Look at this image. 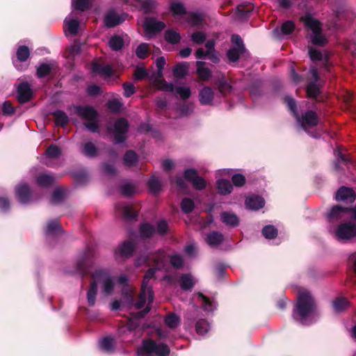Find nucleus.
I'll return each mask as SVG.
<instances>
[{
  "instance_id": "nucleus-57",
  "label": "nucleus",
  "mask_w": 356,
  "mask_h": 356,
  "mask_svg": "<svg viewBox=\"0 0 356 356\" xmlns=\"http://www.w3.org/2000/svg\"><path fill=\"white\" fill-rule=\"evenodd\" d=\"M60 154V149L55 145H50L46 150V155L49 158H58Z\"/></svg>"
},
{
  "instance_id": "nucleus-52",
  "label": "nucleus",
  "mask_w": 356,
  "mask_h": 356,
  "mask_svg": "<svg viewBox=\"0 0 356 356\" xmlns=\"http://www.w3.org/2000/svg\"><path fill=\"white\" fill-rule=\"evenodd\" d=\"M262 234L266 238L273 239L277 235V229L273 225H266L262 229Z\"/></svg>"
},
{
  "instance_id": "nucleus-16",
  "label": "nucleus",
  "mask_w": 356,
  "mask_h": 356,
  "mask_svg": "<svg viewBox=\"0 0 356 356\" xmlns=\"http://www.w3.org/2000/svg\"><path fill=\"white\" fill-rule=\"evenodd\" d=\"M143 24L148 37H150L152 34L160 32L165 27L163 22L158 21L154 17H146Z\"/></svg>"
},
{
  "instance_id": "nucleus-36",
  "label": "nucleus",
  "mask_w": 356,
  "mask_h": 356,
  "mask_svg": "<svg viewBox=\"0 0 356 356\" xmlns=\"http://www.w3.org/2000/svg\"><path fill=\"white\" fill-rule=\"evenodd\" d=\"M61 232V227L60 226L58 220H52L47 222L44 232L47 236L54 235Z\"/></svg>"
},
{
  "instance_id": "nucleus-59",
  "label": "nucleus",
  "mask_w": 356,
  "mask_h": 356,
  "mask_svg": "<svg viewBox=\"0 0 356 356\" xmlns=\"http://www.w3.org/2000/svg\"><path fill=\"white\" fill-rule=\"evenodd\" d=\"M309 55L312 60H321L323 59L322 52L314 47H309Z\"/></svg>"
},
{
  "instance_id": "nucleus-14",
  "label": "nucleus",
  "mask_w": 356,
  "mask_h": 356,
  "mask_svg": "<svg viewBox=\"0 0 356 356\" xmlns=\"http://www.w3.org/2000/svg\"><path fill=\"white\" fill-rule=\"evenodd\" d=\"M126 3L136 9L143 10L145 13L152 12L157 5L155 0H127Z\"/></svg>"
},
{
  "instance_id": "nucleus-18",
  "label": "nucleus",
  "mask_w": 356,
  "mask_h": 356,
  "mask_svg": "<svg viewBox=\"0 0 356 356\" xmlns=\"http://www.w3.org/2000/svg\"><path fill=\"white\" fill-rule=\"evenodd\" d=\"M115 211L126 219H132L136 217L137 213L131 204L119 202L115 206Z\"/></svg>"
},
{
  "instance_id": "nucleus-22",
  "label": "nucleus",
  "mask_w": 356,
  "mask_h": 356,
  "mask_svg": "<svg viewBox=\"0 0 356 356\" xmlns=\"http://www.w3.org/2000/svg\"><path fill=\"white\" fill-rule=\"evenodd\" d=\"M265 204L264 199L257 195H251L245 199V206L251 210H258L264 207Z\"/></svg>"
},
{
  "instance_id": "nucleus-40",
  "label": "nucleus",
  "mask_w": 356,
  "mask_h": 356,
  "mask_svg": "<svg viewBox=\"0 0 356 356\" xmlns=\"http://www.w3.org/2000/svg\"><path fill=\"white\" fill-rule=\"evenodd\" d=\"M170 10L175 16H181L184 18L186 17V13L184 5L179 1H173L170 5Z\"/></svg>"
},
{
  "instance_id": "nucleus-56",
  "label": "nucleus",
  "mask_w": 356,
  "mask_h": 356,
  "mask_svg": "<svg viewBox=\"0 0 356 356\" xmlns=\"http://www.w3.org/2000/svg\"><path fill=\"white\" fill-rule=\"evenodd\" d=\"M195 204L192 200L189 198H184L181 202V208L183 212L190 213L194 209Z\"/></svg>"
},
{
  "instance_id": "nucleus-30",
  "label": "nucleus",
  "mask_w": 356,
  "mask_h": 356,
  "mask_svg": "<svg viewBox=\"0 0 356 356\" xmlns=\"http://www.w3.org/2000/svg\"><path fill=\"white\" fill-rule=\"evenodd\" d=\"M224 239V236L218 232H211L207 236V242L211 247H216L220 245Z\"/></svg>"
},
{
  "instance_id": "nucleus-35",
  "label": "nucleus",
  "mask_w": 356,
  "mask_h": 356,
  "mask_svg": "<svg viewBox=\"0 0 356 356\" xmlns=\"http://www.w3.org/2000/svg\"><path fill=\"white\" fill-rule=\"evenodd\" d=\"M197 73L202 80H207L211 76V72L208 68L204 67V63L202 61L196 62Z\"/></svg>"
},
{
  "instance_id": "nucleus-3",
  "label": "nucleus",
  "mask_w": 356,
  "mask_h": 356,
  "mask_svg": "<svg viewBox=\"0 0 356 356\" xmlns=\"http://www.w3.org/2000/svg\"><path fill=\"white\" fill-rule=\"evenodd\" d=\"M308 31V39L312 44L324 46L327 40L323 33L321 23L311 15L307 14L300 18Z\"/></svg>"
},
{
  "instance_id": "nucleus-20",
  "label": "nucleus",
  "mask_w": 356,
  "mask_h": 356,
  "mask_svg": "<svg viewBox=\"0 0 356 356\" xmlns=\"http://www.w3.org/2000/svg\"><path fill=\"white\" fill-rule=\"evenodd\" d=\"M57 69L58 65L54 60L42 63L37 68V76L39 78L44 77L50 74L55 73Z\"/></svg>"
},
{
  "instance_id": "nucleus-61",
  "label": "nucleus",
  "mask_w": 356,
  "mask_h": 356,
  "mask_svg": "<svg viewBox=\"0 0 356 356\" xmlns=\"http://www.w3.org/2000/svg\"><path fill=\"white\" fill-rule=\"evenodd\" d=\"M158 89L163 91L173 92L174 85L172 83H168L164 80H161L157 83Z\"/></svg>"
},
{
  "instance_id": "nucleus-12",
  "label": "nucleus",
  "mask_w": 356,
  "mask_h": 356,
  "mask_svg": "<svg viewBox=\"0 0 356 356\" xmlns=\"http://www.w3.org/2000/svg\"><path fill=\"white\" fill-rule=\"evenodd\" d=\"M128 128L129 123L126 119L120 118L115 122L113 134L115 143L120 144L124 142L125 134L128 131Z\"/></svg>"
},
{
  "instance_id": "nucleus-7",
  "label": "nucleus",
  "mask_w": 356,
  "mask_h": 356,
  "mask_svg": "<svg viewBox=\"0 0 356 356\" xmlns=\"http://www.w3.org/2000/svg\"><path fill=\"white\" fill-rule=\"evenodd\" d=\"M75 113L80 118L86 120L84 123L86 127L92 133L98 131L99 125L97 122V113L90 106H74Z\"/></svg>"
},
{
  "instance_id": "nucleus-15",
  "label": "nucleus",
  "mask_w": 356,
  "mask_h": 356,
  "mask_svg": "<svg viewBox=\"0 0 356 356\" xmlns=\"http://www.w3.org/2000/svg\"><path fill=\"white\" fill-rule=\"evenodd\" d=\"M184 178L190 181L196 190H202L206 187V182L203 178L197 175L194 169H187L184 172Z\"/></svg>"
},
{
  "instance_id": "nucleus-33",
  "label": "nucleus",
  "mask_w": 356,
  "mask_h": 356,
  "mask_svg": "<svg viewBox=\"0 0 356 356\" xmlns=\"http://www.w3.org/2000/svg\"><path fill=\"white\" fill-rule=\"evenodd\" d=\"M348 300L343 297H338L332 301V307L336 312H341L348 308Z\"/></svg>"
},
{
  "instance_id": "nucleus-25",
  "label": "nucleus",
  "mask_w": 356,
  "mask_h": 356,
  "mask_svg": "<svg viewBox=\"0 0 356 356\" xmlns=\"http://www.w3.org/2000/svg\"><path fill=\"white\" fill-rule=\"evenodd\" d=\"M221 221L228 227H235L239 224L238 217L231 211H223L220 213Z\"/></svg>"
},
{
  "instance_id": "nucleus-10",
  "label": "nucleus",
  "mask_w": 356,
  "mask_h": 356,
  "mask_svg": "<svg viewBox=\"0 0 356 356\" xmlns=\"http://www.w3.org/2000/svg\"><path fill=\"white\" fill-rule=\"evenodd\" d=\"M79 13L78 11L72 10L64 20V28L65 34H70L75 35L78 33L80 20Z\"/></svg>"
},
{
  "instance_id": "nucleus-37",
  "label": "nucleus",
  "mask_w": 356,
  "mask_h": 356,
  "mask_svg": "<svg viewBox=\"0 0 356 356\" xmlns=\"http://www.w3.org/2000/svg\"><path fill=\"white\" fill-rule=\"evenodd\" d=\"M210 328L209 323L205 319H199L195 323V330L199 335L204 336Z\"/></svg>"
},
{
  "instance_id": "nucleus-1",
  "label": "nucleus",
  "mask_w": 356,
  "mask_h": 356,
  "mask_svg": "<svg viewBox=\"0 0 356 356\" xmlns=\"http://www.w3.org/2000/svg\"><path fill=\"white\" fill-rule=\"evenodd\" d=\"M149 261H152L156 267L155 268L149 269L144 276L139 299L135 303V307L136 309H141L146 304L147 305L144 310L138 312L136 314V317L139 318H144L151 310V305L154 300V292L149 283V281L154 278L156 270L164 268L165 264L168 261V257L163 250H159L152 256L142 255L139 257L136 260V264L137 266H141Z\"/></svg>"
},
{
  "instance_id": "nucleus-29",
  "label": "nucleus",
  "mask_w": 356,
  "mask_h": 356,
  "mask_svg": "<svg viewBox=\"0 0 356 356\" xmlns=\"http://www.w3.org/2000/svg\"><path fill=\"white\" fill-rule=\"evenodd\" d=\"M216 187L218 193L222 195L230 194L233 190V186L231 182L223 179L217 181Z\"/></svg>"
},
{
  "instance_id": "nucleus-9",
  "label": "nucleus",
  "mask_w": 356,
  "mask_h": 356,
  "mask_svg": "<svg viewBox=\"0 0 356 356\" xmlns=\"http://www.w3.org/2000/svg\"><path fill=\"white\" fill-rule=\"evenodd\" d=\"M352 209L339 206L333 207L327 214V218L330 223L343 222L350 219V213Z\"/></svg>"
},
{
  "instance_id": "nucleus-8",
  "label": "nucleus",
  "mask_w": 356,
  "mask_h": 356,
  "mask_svg": "<svg viewBox=\"0 0 356 356\" xmlns=\"http://www.w3.org/2000/svg\"><path fill=\"white\" fill-rule=\"evenodd\" d=\"M329 232L340 241H348L356 236V226L350 222L340 224L337 228L330 226Z\"/></svg>"
},
{
  "instance_id": "nucleus-11",
  "label": "nucleus",
  "mask_w": 356,
  "mask_h": 356,
  "mask_svg": "<svg viewBox=\"0 0 356 356\" xmlns=\"http://www.w3.org/2000/svg\"><path fill=\"white\" fill-rule=\"evenodd\" d=\"M199 102L203 106H213L215 102L220 103L218 99V95H215L213 90L209 86H205L199 91Z\"/></svg>"
},
{
  "instance_id": "nucleus-38",
  "label": "nucleus",
  "mask_w": 356,
  "mask_h": 356,
  "mask_svg": "<svg viewBox=\"0 0 356 356\" xmlns=\"http://www.w3.org/2000/svg\"><path fill=\"white\" fill-rule=\"evenodd\" d=\"M99 344L101 350L106 353H111L114 349V340L111 337H104L99 341Z\"/></svg>"
},
{
  "instance_id": "nucleus-51",
  "label": "nucleus",
  "mask_w": 356,
  "mask_h": 356,
  "mask_svg": "<svg viewBox=\"0 0 356 356\" xmlns=\"http://www.w3.org/2000/svg\"><path fill=\"white\" fill-rule=\"evenodd\" d=\"M206 38V33L201 31H195L191 35V41L196 44H203L205 42Z\"/></svg>"
},
{
  "instance_id": "nucleus-64",
  "label": "nucleus",
  "mask_w": 356,
  "mask_h": 356,
  "mask_svg": "<svg viewBox=\"0 0 356 356\" xmlns=\"http://www.w3.org/2000/svg\"><path fill=\"white\" fill-rule=\"evenodd\" d=\"M63 197L64 193L63 190L60 188H56L54 190L52 194L51 202L54 204L59 203L63 200Z\"/></svg>"
},
{
  "instance_id": "nucleus-53",
  "label": "nucleus",
  "mask_w": 356,
  "mask_h": 356,
  "mask_svg": "<svg viewBox=\"0 0 356 356\" xmlns=\"http://www.w3.org/2000/svg\"><path fill=\"white\" fill-rule=\"evenodd\" d=\"M176 93L181 99L185 100L188 99L191 95V88L188 86H181L176 88Z\"/></svg>"
},
{
  "instance_id": "nucleus-44",
  "label": "nucleus",
  "mask_w": 356,
  "mask_h": 356,
  "mask_svg": "<svg viewBox=\"0 0 356 356\" xmlns=\"http://www.w3.org/2000/svg\"><path fill=\"white\" fill-rule=\"evenodd\" d=\"M55 118V123L57 126L64 127L69 121L67 115L63 111L57 110L53 113Z\"/></svg>"
},
{
  "instance_id": "nucleus-43",
  "label": "nucleus",
  "mask_w": 356,
  "mask_h": 356,
  "mask_svg": "<svg viewBox=\"0 0 356 356\" xmlns=\"http://www.w3.org/2000/svg\"><path fill=\"white\" fill-rule=\"evenodd\" d=\"M188 65L187 63H180L173 68V75L177 78H184L188 73Z\"/></svg>"
},
{
  "instance_id": "nucleus-49",
  "label": "nucleus",
  "mask_w": 356,
  "mask_h": 356,
  "mask_svg": "<svg viewBox=\"0 0 356 356\" xmlns=\"http://www.w3.org/2000/svg\"><path fill=\"white\" fill-rule=\"evenodd\" d=\"M135 191L136 186L132 182H125L120 186V193L124 196H131Z\"/></svg>"
},
{
  "instance_id": "nucleus-39",
  "label": "nucleus",
  "mask_w": 356,
  "mask_h": 356,
  "mask_svg": "<svg viewBox=\"0 0 356 356\" xmlns=\"http://www.w3.org/2000/svg\"><path fill=\"white\" fill-rule=\"evenodd\" d=\"M91 6L90 0H72V6L75 11L83 12L88 9Z\"/></svg>"
},
{
  "instance_id": "nucleus-2",
  "label": "nucleus",
  "mask_w": 356,
  "mask_h": 356,
  "mask_svg": "<svg viewBox=\"0 0 356 356\" xmlns=\"http://www.w3.org/2000/svg\"><path fill=\"white\" fill-rule=\"evenodd\" d=\"M318 316L316 302L307 290L298 292L297 302L293 311V318L298 323L307 325L316 321Z\"/></svg>"
},
{
  "instance_id": "nucleus-54",
  "label": "nucleus",
  "mask_w": 356,
  "mask_h": 356,
  "mask_svg": "<svg viewBox=\"0 0 356 356\" xmlns=\"http://www.w3.org/2000/svg\"><path fill=\"white\" fill-rule=\"evenodd\" d=\"M245 50L243 48L232 47L227 51V57L229 60L235 62L239 58V56L244 53Z\"/></svg>"
},
{
  "instance_id": "nucleus-13",
  "label": "nucleus",
  "mask_w": 356,
  "mask_h": 356,
  "mask_svg": "<svg viewBox=\"0 0 356 356\" xmlns=\"http://www.w3.org/2000/svg\"><path fill=\"white\" fill-rule=\"evenodd\" d=\"M309 76L310 82L307 86V94L309 97H316L319 92V87L317 84L318 79V74L317 70L315 67H312L307 72Z\"/></svg>"
},
{
  "instance_id": "nucleus-34",
  "label": "nucleus",
  "mask_w": 356,
  "mask_h": 356,
  "mask_svg": "<svg viewBox=\"0 0 356 356\" xmlns=\"http://www.w3.org/2000/svg\"><path fill=\"white\" fill-rule=\"evenodd\" d=\"M98 149L95 145L90 142H86L81 148V152L88 157L93 158L97 155Z\"/></svg>"
},
{
  "instance_id": "nucleus-28",
  "label": "nucleus",
  "mask_w": 356,
  "mask_h": 356,
  "mask_svg": "<svg viewBox=\"0 0 356 356\" xmlns=\"http://www.w3.org/2000/svg\"><path fill=\"white\" fill-rule=\"evenodd\" d=\"M180 286L183 290H191L196 283L195 279L191 274H184L179 279Z\"/></svg>"
},
{
  "instance_id": "nucleus-50",
  "label": "nucleus",
  "mask_w": 356,
  "mask_h": 356,
  "mask_svg": "<svg viewBox=\"0 0 356 356\" xmlns=\"http://www.w3.org/2000/svg\"><path fill=\"white\" fill-rule=\"evenodd\" d=\"M17 58L19 62L26 61L30 56V51L26 46H19L17 50Z\"/></svg>"
},
{
  "instance_id": "nucleus-46",
  "label": "nucleus",
  "mask_w": 356,
  "mask_h": 356,
  "mask_svg": "<svg viewBox=\"0 0 356 356\" xmlns=\"http://www.w3.org/2000/svg\"><path fill=\"white\" fill-rule=\"evenodd\" d=\"M139 230L140 234L143 238H149L156 232L154 227L149 223L142 224Z\"/></svg>"
},
{
  "instance_id": "nucleus-19",
  "label": "nucleus",
  "mask_w": 356,
  "mask_h": 356,
  "mask_svg": "<svg viewBox=\"0 0 356 356\" xmlns=\"http://www.w3.org/2000/svg\"><path fill=\"white\" fill-rule=\"evenodd\" d=\"M126 17V14L118 15L114 10H110L104 17V24L107 27H114L124 22Z\"/></svg>"
},
{
  "instance_id": "nucleus-5",
  "label": "nucleus",
  "mask_w": 356,
  "mask_h": 356,
  "mask_svg": "<svg viewBox=\"0 0 356 356\" xmlns=\"http://www.w3.org/2000/svg\"><path fill=\"white\" fill-rule=\"evenodd\" d=\"M170 348L163 343H156L153 340H144L137 350L138 356H168Z\"/></svg>"
},
{
  "instance_id": "nucleus-63",
  "label": "nucleus",
  "mask_w": 356,
  "mask_h": 356,
  "mask_svg": "<svg viewBox=\"0 0 356 356\" xmlns=\"http://www.w3.org/2000/svg\"><path fill=\"white\" fill-rule=\"evenodd\" d=\"M15 109L12 106L10 101H6L3 102L2 106V112L3 115L11 116L15 113Z\"/></svg>"
},
{
  "instance_id": "nucleus-48",
  "label": "nucleus",
  "mask_w": 356,
  "mask_h": 356,
  "mask_svg": "<svg viewBox=\"0 0 356 356\" xmlns=\"http://www.w3.org/2000/svg\"><path fill=\"white\" fill-rule=\"evenodd\" d=\"M109 47L114 51H119L120 50L123 45H124V41L123 39L119 36V35H114L113 36L109 42Z\"/></svg>"
},
{
  "instance_id": "nucleus-32",
  "label": "nucleus",
  "mask_w": 356,
  "mask_h": 356,
  "mask_svg": "<svg viewBox=\"0 0 356 356\" xmlns=\"http://www.w3.org/2000/svg\"><path fill=\"white\" fill-rule=\"evenodd\" d=\"M180 318L175 313L168 314L164 318L165 325L170 329H175L180 325Z\"/></svg>"
},
{
  "instance_id": "nucleus-55",
  "label": "nucleus",
  "mask_w": 356,
  "mask_h": 356,
  "mask_svg": "<svg viewBox=\"0 0 356 356\" xmlns=\"http://www.w3.org/2000/svg\"><path fill=\"white\" fill-rule=\"evenodd\" d=\"M165 38L168 42L176 44L180 40V35L175 31L168 30L165 33Z\"/></svg>"
},
{
  "instance_id": "nucleus-62",
  "label": "nucleus",
  "mask_w": 356,
  "mask_h": 356,
  "mask_svg": "<svg viewBox=\"0 0 356 356\" xmlns=\"http://www.w3.org/2000/svg\"><path fill=\"white\" fill-rule=\"evenodd\" d=\"M107 105L108 109L113 112L119 111L122 106V104L121 103V102L115 99L109 100L108 102Z\"/></svg>"
},
{
  "instance_id": "nucleus-31",
  "label": "nucleus",
  "mask_w": 356,
  "mask_h": 356,
  "mask_svg": "<svg viewBox=\"0 0 356 356\" xmlns=\"http://www.w3.org/2000/svg\"><path fill=\"white\" fill-rule=\"evenodd\" d=\"M55 181V177L52 174L44 173L37 178V183L42 187H49L53 185Z\"/></svg>"
},
{
  "instance_id": "nucleus-26",
  "label": "nucleus",
  "mask_w": 356,
  "mask_h": 356,
  "mask_svg": "<svg viewBox=\"0 0 356 356\" xmlns=\"http://www.w3.org/2000/svg\"><path fill=\"white\" fill-rule=\"evenodd\" d=\"M134 243L133 241H127L123 242L116 250L115 253L122 257H129L132 254L134 250Z\"/></svg>"
},
{
  "instance_id": "nucleus-4",
  "label": "nucleus",
  "mask_w": 356,
  "mask_h": 356,
  "mask_svg": "<svg viewBox=\"0 0 356 356\" xmlns=\"http://www.w3.org/2000/svg\"><path fill=\"white\" fill-rule=\"evenodd\" d=\"M285 101L289 108L296 118L298 123L305 131H307L308 129L317 125L318 122V118L315 112L308 111L300 116L297 111L296 103L294 99L291 97H286L285 98Z\"/></svg>"
},
{
  "instance_id": "nucleus-41",
  "label": "nucleus",
  "mask_w": 356,
  "mask_h": 356,
  "mask_svg": "<svg viewBox=\"0 0 356 356\" xmlns=\"http://www.w3.org/2000/svg\"><path fill=\"white\" fill-rule=\"evenodd\" d=\"M97 293V284L92 282L87 293V300L89 306L92 307L95 304Z\"/></svg>"
},
{
  "instance_id": "nucleus-27",
  "label": "nucleus",
  "mask_w": 356,
  "mask_h": 356,
  "mask_svg": "<svg viewBox=\"0 0 356 356\" xmlns=\"http://www.w3.org/2000/svg\"><path fill=\"white\" fill-rule=\"evenodd\" d=\"M91 70L92 72L104 77H109L113 74V69L108 65H102L97 63H94L92 65Z\"/></svg>"
},
{
  "instance_id": "nucleus-17",
  "label": "nucleus",
  "mask_w": 356,
  "mask_h": 356,
  "mask_svg": "<svg viewBox=\"0 0 356 356\" xmlns=\"http://www.w3.org/2000/svg\"><path fill=\"white\" fill-rule=\"evenodd\" d=\"M15 193L18 201L22 204H29L32 202L30 188L26 183H20L15 188Z\"/></svg>"
},
{
  "instance_id": "nucleus-23",
  "label": "nucleus",
  "mask_w": 356,
  "mask_h": 356,
  "mask_svg": "<svg viewBox=\"0 0 356 356\" xmlns=\"http://www.w3.org/2000/svg\"><path fill=\"white\" fill-rule=\"evenodd\" d=\"M335 198L337 201L353 202L355 200L354 191L350 188L342 186L337 191Z\"/></svg>"
},
{
  "instance_id": "nucleus-21",
  "label": "nucleus",
  "mask_w": 356,
  "mask_h": 356,
  "mask_svg": "<svg viewBox=\"0 0 356 356\" xmlns=\"http://www.w3.org/2000/svg\"><path fill=\"white\" fill-rule=\"evenodd\" d=\"M32 97L31 86L27 82L19 83L17 88V98L19 102H28Z\"/></svg>"
},
{
  "instance_id": "nucleus-6",
  "label": "nucleus",
  "mask_w": 356,
  "mask_h": 356,
  "mask_svg": "<svg viewBox=\"0 0 356 356\" xmlns=\"http://www.w3.org/2000/svg\"><path fill=\"white\" fill-rule=\"evenodd\" d=\"M91 276L94 279L93 282L97 284L99 282L101 284L102 292L104 295L108 296L112 293L115 282V277L113 276L109 270L106 269H96Z\"/></svg>"
},
{
  "instance_id": "nucleus-47",
  "label": "nucleus",
  "mask_w": 356,
  "mask_h": 356,
  "mask_svg": "<svg viewBox=\"0 0 356 356\" xmlns=\"http://www.w3.org/2000/svg\"><path fill=\"white\" fill-rule=\"evenodd\" d=\"M147 185L149 187V191L152 193H159L161 189V183L160 180L156 177H152L148 182Z\"/></svg>"
},
{
  "instance_id": "nucleus-60",
  "label": "nucleus",
  "mask_w": 356,
  "mask_h": 356,
  "mask_svg": "<svg viewBox=\"0 0 356 356\" xmlns=\"http://www.w3.org/2000/svg\"><path fill=\"white\" fill-rule=\"evenodd\" d=\"M295 29V24L292 21H286L284 22L281 26V31L283 34H291Z\"/></svg>"
},
{
  "instance_id": "nucleus-42",
  "label": "nucleus",
  "mask_w": 356,
  "mask_h": 356,
  "mask_svg": "<svg viewBox=\"0 0 356 356\" xmlns=\"http://www.w3.org/2000/svg\"><path fill=\"white\" fill-rule=\"evenodd\" d=\"M184 19L193 26H198L201 25L203 22L202 16L194 13H188Z\"/></svg>"
},
{
  "instance_id": "nucleus-58",
  "label": "nucleus",
  "mask_w": 356,
  "mask_h": 356,
  "mask_svg": "<svg viewBox=\"0 0 356 356\" xmlns=\"http://www.w3.org/2000/svg\"><path fill=\"white\" fill-rule=\"evenodd\" d=\"M148 53V44L146 43H142L138 46L136 50V54L139 58H145Z\"/></svg>"
},
{
  "instance_id": "nucleus-45",
  "label": "nucleus",
  "mask_w": 356,
  "mask_h": 356,
  "mask_svg": "<svg viewBox=\"0 0 356 356\" xmlns=\"http://www.w3.org/2000/svg\"><path fill=\"white\" fill-rule=\"evenodd\" d=\"M124 163L127 166H133L138 162V155L132 150L127 151L123 158Z\"/></svg>"
},
{
  "instance_id": "nucleus-24",
  "label": "nucleus",
  "mask_w": 356,
  "mask_h": 356,
  "mask_svg": "<svg viewBox=\"0 0 356 356\" xmlns=\"http://www.w3.org/2000/svg\"><path fill=\"white\" fill-rule=\"evenodd\" d=\"M195 298H196L198 303L202 305L205 312H210L216 309V302L213 300H210L202 293H199L195 295Z\"/></svg>"
}]
</instances>
